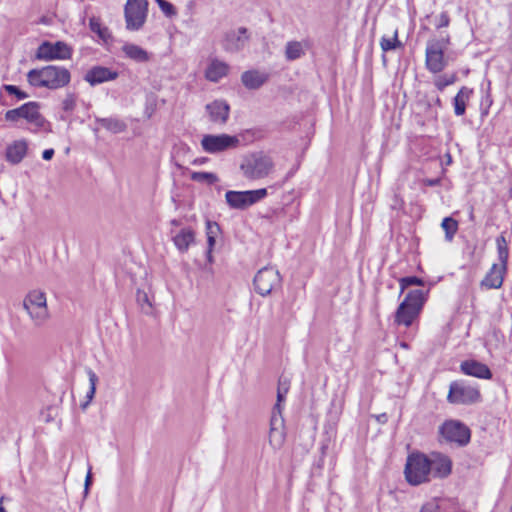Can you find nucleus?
Returning <instances> with one entry per match:
<instances>
[{"instance_id":"1","label":"nucleus","mask_w":512,"mask_h":512,"mask_svg":"<svg viewBox=\"0 0 512 512\" xmlns=\"http://www.w3.org/2000/svg\"><path fill=\"white\" fill-rule=\"evenodd\" d=\"M27 82L35 88L58 90L66 87L71 81L70 71L58 65H47L28 71Z\"/></svg>"},{"instance_id":"2","label":"nucleus","mask_w":512,"mask_h":512,"mask_svg":"<svg viewBox=\"0 0 512 512\" xmlns=\"http://www.w3.org/2000/svg\"><path fill=\"white\" fill-rule=\"evenodd\" d=\"M287 393L286 378L281 375L277 389V401L270 418L269 443L274 449L282 448L286 442L287 429L283 410Z\"/></svg>"},{"instance_id":"3","label":"nucleus","mask_w":512,"mask_h":512,"mask_svg":"<svg viewBox=\"0 0 512 512\" xmlns=\"http://www.w3.org/2000/svg\"><path fill=\"white\" fill-rule=\"evenodd\" d=\"M42 104L37 101H29L21 106L7 110L4 114L6 122L18 126L20 120H25L28 124L32 125L31 132L38 133L44 131L46 133L52 132L51 123L41 114Z\"/></svg>"},{"instance_id":"4","label":"nucleus","mask_w":512,"mask_h":512,"mask_svg":"<svg viewBox=\"0 0 512 512\" xmlns=\"http://www.w3.org/2000/svg\"><path fill=\"white\" fill-rule=\"evenodd\" d=\"M451 45L449 34L440 38H430L425 49V67L433 74L441 73L452 60L451 56L445 54L446 49Z\"/></svg>"},{"instance_id":"5","label":"nucleus","mask_w":512,"mask_h":512,"mask_svg":"<svg viewBox=\"0 0 512 512\" xmlns=\"http://www.w3.org/2000/svg\"><path fill=\"white\" fill-rule=\"evenodd\" d=\"M427 295L428 291L424 292L419 289L409 291L395 312V323L399 326H411L414 320L418 318L427 300Z\"/></svg>"},{"instance_id":"6","label":"nucleus","mask_w":512,"mask_h":512,"mask_svg":"<svg viewBox=\"0 0 512 512\" xmlns=\"http://www.w3.org/2000/svg\"><path fill=\"white\" fill-rule=\"evenodd\" d=\"M272 168V159L263 152H255L246 155L240 164V170L244 177L249 180L265 178L269 175Z\"/></svg>"},{"instance_id":"7","label":"nucleus","mask_w":512,"mask_h":512,"mask_svg":"<svg viewBox=\"0 0 512 512\" xmlns=\"http://www.w3.org/2000/svg\"><path fill=\"white\" fill-rule=\"evenodd\" d=\"M431 466L428 456L413 453L408 456L405 465V478L411 485L417 486L430 480Z\"/></svg>"},{"instance_id":"8","label":"nucleus","mask_w":512,"mask_h":512,"mask_svg":"<svg viewBox=\"0 0 512 512\" xmlns=\"http://www.w3.org/2000/svg\"><path fill=\"white\" fill-rule=\"evenodd\" d=\"M439 436L447 443L458 447H465L471 440L470 428L460 420L449 419L444 421L438 429Z\"/></svg>"},{"instance_id":"9","label":"nucleus","mask_w":512,"mask_h":512,"mask_svg":"<svg viewBox=\"0 0 512 512\" xmlns=\"http://www.w3.org/2000/svg\"><path fill=\"white\" fill-rule=\"evenodd\" d=\"M482 396L478 387L469 385L464 380L452 381L449 385L447 401L455 405H472L481 402Z\"/></svg>"},{"instance_id":"10","label":"nucleus","mask_w":512,"mask_h":512,"mask_svg":"<svg viewBox=\"0 0 512 512\" xmlns=\"http://www.w3.org/2000/svg\"><path fill=\"white\" fill-rule=\"evenodd\" d=\"M23 308L35 325L43 324L49 316L46 294L40 290H32L25 296Z\"/></svg>"},{"instance_id":"11","label":"nucleus","mask_w":512,"mask_h":512,"mask_svg":"<svg viewBox=\"0 0 512 512\" xmlns=\"http://www.w3.org/2000/svg\"><path fill=\"white\" fill-rule=\"evenodd\" d=\"M148 0H127L124 6V18L126 29L129 31L140 30L147 19Z\"/></svg>"},{"instance_id":"12","label":"nucleus","mask_w":512,"mask_h":512,"mask_svg":"<svg viewBox=\"0 0 512 512\" xmlns=\"http://www.w3.org/2000/svg\"><path fill=\"white\" fill-rule=\"evenodd\" d=\"M267 195V188L246 191L229 190L225 194V199L230 208L245 210L264 199Z\"/></svg>"},{"instance_id":"13","label":"nucleus","mask_w":512,"mask_h":512,"mask_svg":"<svg viewBox=\"0 0 512 512\" xmlns=\"http://www.w3.org/2000/svg\"><path fill=\"white\" fill-rule=\"evenodd\" d=\"M253 284L258 294L266 296L281 290V277L274 268L264 267L255 275Z\"/></svg>"},{"instance_id":"14","label":"nucleus","mask_w":512,"mask_h":512,"mask_svg":"<svg viewBox=\"0 0 512 512\" xmlns=\"http://www.w3.org/2000/svg\"><path fill=\"white\" fill-rule=\"evenodd\" d=\"M72 48L63 41H43L37 48L35 59L41 61L68 60L72 57Z\"/></svg>"},{"instance_id":"15","label":"nucleus","mask_w":512,"mask_h":512,"mask_svg":"<svg viewBox=\"0 0 512 512\" xmlns=\"http://www.w3.org/2000/svg\"><path fill=\"white\" fill-rule=\"evenodd\" d=\"M239 142L240 141L237 136H231L228 134H207L203 136L201 146L205 152L216 154L236 148L239 145Z\"/></svg>"},{"instance_id":"16","label":"nucleus","mask_w":512,"mask_h":512,"mask_svg":"<svg viewBox=\"0 0 512 512\" xmlns=\"http://www.w3.org/2000/svg\"><path fill=\"white\" fill-rule=\"evenodd\" d=\"M249 41L248 29L240 27L225 33L222 46L225 51L237 53L244 49Z\"/></svg>"},{"instance_id":"17","label":"nucleus","mask_w":512,"mask_h":512,"mask_svg":"<svg viewBox=\"0 0 512 512\" xmlns=\"http://www.w3.org/2000/svg\"><path fill=\"white\" fill-rule=\"evenodd\" d=\"M429 464L431 466L430 475L434 478L444 479L452 472V460L449 456L434 452L428 456Z\"/></svg>"},{"instance_id":"18","label":"nucleus","mask_w":512,"mask_h":512,"mask_svg":"<svg viewBox=\"0 0 512 512\" xmlns=\"http://www.w3.org/2000/svg\"><path fill=\"white\" fill-rule=\"evenodd\" d=\"M460 371L467 376L478 379L490 380L493 377L491 369L486 364L475 359L462 361Z\"/></svg>"},{"instance_id":"19","label":"nucleus","mask_w":512,"mask_h":512,"mask_svg":"<svg viewBox=\"0 0 512 512\" xmlns=\"http://www.w3.org/2000/svg\"><path fill=\"white\" fill-rule=\"evenodd\" d=\"M206 110L213 123L224 125L229 119L230 106L225 100H214L206 105Z\"/></svg>"},{"instance_id":"20","label":"nucleus","mask_w":512,"mask_h":512,"mask_svg":"<svg viewBox=\"0 0 512 512\" xmlns=\"http://www.w3.org/2000/svg\"><path fill=\"white\" fill-rule=\"evenodd\" d=\"M118 77V73L107 67L94 66L84 76V80L87 81L91 86H95L107 81L115 80Z\"/></svg>"},{"instance_id":"21","label":"nucleus","mask_w":512,"mask_h":512,"mask_svg":"<svg viewBox=\"0 0 512 512\" xmlns=\"http://www.w3.org/2000/svg\"><path fill=\"white\" fill-rule=\"evenodd\" d=\"M507 270L494 263L480 282L481 288L499 289L502 287Z\"/></svg>"},{"instance_id":"22","label":"nucleus","mask_w":512,"mask_h":512,"mask_svg":"<svg viewBox=\"0 0 512 512\" xmlns=\"http://www.w3.org/2000/svg\"><path fill=\"white\" fill-rule=\"evenodd\" d=\"M172 241L176 248L181 252H187L190 245L195 242V232L190 227L181 228L179 231L171 229Z\"/></svg>"},{"instance_id":"23","label":"nucleus","mask_w":512,"mask_h":512,"mask_svg":"<svg viewBox=\"0 0 512 512\" xmlns=\"http://www.w3.org/2000/svg\"><path fill=\"white\" fill-rule=\"evenodd\" d=\"M269 79V74L259 70H247L241 75V82L248 90L261 88Z\"/></svg>"},{"instance_id":"24","label":"nucleus","mask_w":512,"mask_h":512,"mask_svg":"<svg viewBox=\"0 0 512 512\" xmlns=\"http://www.w3.org/2000/svg\"><path fill=\"white\" fill-rule=\"evenodd\" d=\"M28 151V143L26 140H16L6 148L7 162L17 165L26 156Z\"/></svg>"},{"instance_id":"25","label":"nucleus","mask_w":512,"mask_h":512,"mask_svg":"<svg viewBox=\"0 0 512 512\" xmlns=\"http://www.w3.org/2000/svg\"><path fill=\"white\" fill-rule=\"evenodd\" d=\"M474 91L472 88L462 86L453 98L454 113L456 116H463L466 112V106L472 97Z\"/></svg>"},{"instance_id":"26","label":"nucleus","mask_w":512,"mask_h":512,"mask_svg":"<svg viewBox=\"0 0 512 512\" xmlns=\"http://www.w3.org/2000/svg\"><path fill=\"white\" fill-rule=\"evenodd\" d=\"M125 57L137 62L146 63L150 61V54L139 45L126 43L122 46Z\"/></svg>"},{"instance_id":"27","label":"nucleus","mask_w":512,"mask_h":512,"mask_svg":"<svg viewBox=\"0 0 512 512\" xmlns=\"http://www.w3.org/2000/svg\"><path fill=\"white\" fill-rule=\"evenodd\" d=\"M229 66L217 59L213 60L206 69L205 76L211 82H218L228 74Z\"/></svg>"},{"instance_id":"28","label":"nucleus","mask_w":512,"mask_h":512,"mask_svg":"<svg viewBox=\"0 0 512 512\" xmlns=\"http://www.w3.org/2000/svg\"><path fill=\"white\" fill-rule=\"evenodd\" d=\"M505 233H501L496 237V248H497V256L500 262L499 266H502V270H508V260H509V246L504 235Z\"/></svg>"},{"instance_id":"29","label":"nucleus","mask_w":512,"mask_h":512,"mask_svg":"<svg viewBox=\"0 0 512 512\" xmlns=\"http://www.w3.org/2000/svg\"><path fill=\"white\" fill-rule=\"evenodd\" d=\"M96 122L103 128L107 129L108 131L112 133H121L125 131L126 124L115 117H108V118H97Z\"/></svg>"},{"instance_id":"30","label":"nucleus","mask_w":512,"mask_h":512,"mask_svg":"<svg viewBox=\"0 0 512 512\" xmlns=\"http://www.w3.org/2000/svg\"><path fill=\"white\" fill-rule=\"evenodd\" d=\"M380 47L383 52H388L398 48H402L403 44L398 38V30H395L392 38L383 36L380 40Z\"/></svg>"},{"instance_id":"31","label":"nucleus","mask_w":512,"mask_h":512,"mask_svg":"<svg viewBox=\"0 0 512 512\" xmlns=\"http://www.w3.org/2000/svg\"><path fill=\"white\" fill-rule=\"evenodd\" d=\"M441 227L445 231V239L451 241L458 231V222L452 217H445L442 220Z\"/></svg>"},{"instance_id":"32","label":"nucleus","mask_w":512,"mask_h":512,"mask_svg":"<svg viewBox=\"0 0 512 512\" xmlns=\"http://www.w3.org/2000/svg\"><path fill=\"white\" fill-rule=\"evenodd\" d=\"M191 180L199 183H207L208 185H213L219 181L218 176L212 172H192L190 176Z\"/></svg>"},{"instance_id":"33","label":"nucleus","mask_w":512,"mask_h":512,"mask_svg":"<svg viewBox=\"0 0 512 512\" xmlns=\"http://www.w3.org/2000/svg\"><path fill=\"white\" fill-rule=\"evenodd\" d=\"M457 80L456 73L440 75L434 80V86L438 91L442 92L447 86L454 84Z\"/></svg>"},{"instance_id":"34","label":"nucleus","mask_w":512,"mask_h":512,"mask_svg":"<svg viewBox=\"0 0 512 512\" xmlns=\"http://www.w3.org/2000/svg\"><path fill=\"white\" fill-rule=\"evenodd\" d=\"M425 282L418 276H407L399 279L400 295L410 286H424Z\"/></svg>"},{"instance_id":"35","label":"nucleus","mask_w":512,"mask_h":512,"mask_svg":"<svg viewBox=\"0 0 512 512\" xmlns=\"http://www.w3.org/2000/svg\"><path fill=\"white\" fill-rule=\"evenodd\" d=\"M77 102V95L74 92H68L62 100L61 108L64 113L68 114L75 110Z\"/></svg>"},{"instance_id":"36","label":"nucleus","mask_w":512,"mask_h":512,"mask_svg":"<svg viewBox=\"0 0 512 512\" xmlns=\"http://www.w3.org/2000/svg\"><path fill=\"white\" fill-rule=\"evenodd\" d=\"M1 90H4L9 95L15 96L18 101L27 99L29 94L21 90L18 86L12 84H3Z\"/></svg>"},{"instance_id":"37","label":"nucleus","mask_w":512,"mask_h":512,"mask_svg":"<svg viewBox=\"0 0 512 512\" xmlns=\"http://www.w3.org/2000/svg\"><path fill=\"white\" fill-rule=\"evenodd\" d=\"M307 45L303 42L290 41V60H295L304 55Z\"/></svg>"},{"instance_id":"38","label":"nucleus","mask_w":512,"mask_h":512,"mask_svg":"<svg viewBox=\"0 0 512 512\" xmlns=\"http://www.w3.org/2000/svg\"><path fill=\"white\" fill-rule=\"evenodd\" d=\"M136 300H137V303L140 305L141 309L145 313H147V314L150 313L152 304H151V302L149 300V296L146 292H144L142 290H137Z\"/></svg>"},{"instance_id":"39","label":"nucleus","mask_w":512,"mask_h":512,"mask_svg":"<svg viewBox=\"0 0 512 512\" xmlns=\"http://www.w3.org/2000/svg\"><path fill=\"white\" fill-rule=\"evenodd\" d=\"M90 29L103 40H106L108 37H110L108 28L102 27L101 24L94 18L90 19Z\"/></svg>"},{"instance_id":"40","label":"nucleus","mask_w":512,"mask_h":512,"mask_svg":"<svg viewBox=\"0 0 512 512\" xmlns=\"http://www.w3.org/2000/svg\"><path fill=\"white\" fill-rule=\"evenodd\" d=\"M155 2L158 4L159 8L161 9V11L164 13V15L166 17L171 18V17L176 16L177 10L172 3H170L166 0H155Z\"/></svg>"},{"instance_id":"41","label":"nucleus","mask_w":512,"mask_h":512,"mask_svg":"<svg viewBox=\"0 0 512 512\" xmlns=\"http://www.w3.org/2000/svg\"><path fill=\"white\" fill-rule=\"evenodd\" d=\"M87 373H88V377H89L90 388H89V391L87 392L86 398L88 399V402H89L93 399V397L95 395L96 383L98 381V377H97L96 373L91 369H88Z\"/></svg>"},{"instance_id":"42","label":"nucleus","mask_w":512,"mask_h":512,"mask_svg":"<svg viewBox=\"0 0 512 512\" xmlns=\"http://www.w3.org/2000/svg\"><path fill=\"white\" fill-rule=\"evenodd\" d=\"M220 232V226L217 222L207 220L206 221V235L217 237Z\"/></svg>"},{"instance_id":"43","label":"nucleus","mask_w":512,"mask_h":512,"mask_svg":"<svg viewBox=\"0 0 512 512\" xmlns=\"http://www.w3.org/2000/svg\"><path fill=\"white\" fill-rule=\"evenodd\" d=\"M450 24V16L447 11L441 12L439 17L437 18V21L435 23V27L437 29L448 27Z\"/></svg>"},{"instance_id":"44","label":"nucleus","mask_w":512,"mask_h":512,"mask_svg":"<svg viewBox=\"0 0 512 512\" xmlns=\"http://www.w3.org/2000/svg\"><path fill=\"white\" fill-rule=\"evenodd\" d=\"M420 512H440V507L436 499H433L427 503H425Z\"/></svg>"},{"instance_id":"45","label":"nucleus","mask_w":512,"mask_h":512,"mask_svg":"<svg viewBox=\"0 0 512 512\" xmlns=\"http://www.w3.org/2000/svg\"><path fill=\"white\" fill-rule=\"evenodd\" d=\"M56 408L49 406L45 410L41 411V417L44 422L49 423L54 420L53 412H56Z\"/></svg>"},{"instance_id":"46","label":"nucleus","mask_w":512,"mask_h":512,"mask_svg":"<svg viewBox=\"0 0 512 512\" xmlns=\"http://www.w3.org/2000/svg\"><path fill=\"white\" fill-rule=\"evenodd\" d=\"M54 154H55L54 149H52V148L45 149L43 151V153H42V158L44 160L48 161V160H51L53 158Z\"/></svg>"},{"instance_id":"47","label":"nucleus","mask_w":512,"mask_h":512,"mask_svg":"<svg viewBox=\"0 0 512 512\" xmlns=\"http://www.w3.org/2000/svg\"><path fill=\"white\" fill-rule=\"evenodd\" d=\"M441 180L439 178L434 179H425L424 184L429 187H435L440 184Z\"/></svg>"},{"instance_id":"48","label":"nucleus","mask_w":512,"mask_h":512,"mask_svg":"<svg viewBox=\"0 0 512 512\" xmlns=\"http://www.w3.org/2000/svg\"><path fill=\"white\" fill-rule=\"evenodd\" d=\"M92 484V474H91V468L89 469L86 478H85V493L88 492L89 486Z\"/></svg>"},{"instance_id":"49","label":"nucleus","mask_w":512,"mask_h":512,"mask_svg":"<svg viewBox=\"0 0 512 512\" xmlns=\"http://www.w3.org/2000/svg\"><path fill=\"white\" fill-rule=\"evenodd\" d=\"M215 243H216V237H213L212 235L207 236V246H208L207 249H209L210 251H213Z\"/></svg>"},{"instance_id":"50","label":"nucleus","mask_w":512,"mask_h":512,"mask_svg":"<svg viewBox=\"0 0 512 512\" xmlns=\"http://www.w3.org/2000/svg\"><path fill=\"white\" fill-rule=\"evenodd\" d=\"M208 161V158L206 157H200L193 160V165H202L205 164Z\"/></svg>"},{"instance_id":"51","label":"nucleus","mask_w":512,"mask_h":512,"mask_svg":"<svg viewBox=\"0 0 512 512\" xmlns=\"http://www.w3.org/2000/svg\"><path fill=\"white\" fill-rule=\"evenodd\" d=\"M377 420L380 423H386L388 420L387 414L383 413L377 416Z\"/></svg>"},{"instance_id":"52","label":"nucleus","mask_w":512,"mask_h":512,"mask_svg":"<svg viewBox=\"0 0 512 512\" xmlns=\"http://www.w3.org/2000/svg\"><path fill=\"white\" fill-rule=\"evenodd\" d=\"M206 255H207V260L212 263L213 262V257H212V251H210L209 249H207L206 251Z\"/></svg>"},{"instance_id":"53","label":"nucleus","mask_w":512,"mask_h":512,"mask_svg":"<svg viewBox=\"0 0 512 512\" xmlns=\"http://www.w3.org/2000/svg\"><path fill=\"white\" fill-rule=\"evenodd\" d=\"M170 224H171L172 226L177 227V226H180V225H181V221H180V220H178V219H173V220H171V221H170Z\"/></svg>"},{"instance_id":"54","label":"nucleus","mask_w":512,"mask_h":512,"mask_svg":"<svg viewBox=\"0 0 512 512\" xmlns=\"http://www.w3.org/2000/svg\"><path fill=\"white\" fill-rule=\"evenodd\" d=\"M3 497L0 498V512H7L6 509L3 507Z\"/></svg>"},{"instance_id":"55","label":"nucleus","mask_w":512,"mask_h":512,"mask_svg":"<svg viewBox=\"0 0 512 512\" xmlns=\"http://www.w3.org/2000/svg\"><path fill=\"white\" fill-rule=\"evenodd\" d=\"M435 105H437L440 108L442 107V101H441V99L439 97L436 98Z\"/></svg>"},{"instance_id":"56","label":"nucleus","mask_w":512,"mask_h":512,"mask_svg":"<svg viewBox=\"0 0 512 512\" xmlns=\"http://www.w3.org/2000/svg\"><path fill=\"white\" fill-rule=\"evenodd\" d=\"M285 56L288 58V43L284 46Z\"/></svg>"},{"instance_id":"57","label":"nucleus","mask_w":512,"mask_h":512,"mask_svg":"<svg viewBox=\"0 0 512 512\" xmlns=\"http://www.w3.org/2000/svg\"><path fill=\"white\" fill-rule=\"evenodd\" d=\"M59 119L62 121H67L68 117L66 115L62 114Z\"/></svg>"},{"instance_id":"58","label":"nucleus","mask_w":512,"mask_h":512,"mask_svg":"<svg viewBox=\"0 0 512 512\" xmlns=\"http://www.w3.org/2000/svg\"><path fill=\"white\" fill-rule=\"evenodd\" d=\"M486 101L489 103V106H490L491 103H492V100L490 99V95L489 94H487V96H486Z\"/></svg>"},{"instance_id":"59","label":"nucleus","mask_w":512,"mask_h":512,"mask_svg":"<svg viewBox=\"0 0 512 512\" xmlns=\"http://www.w3.org/2000/svg\"><path fill=\"white\" fill-rule=\"evenodd\" d=\"M300 162H301V160L297 159V167H296V169H298V167L300 166Z\"/></svg>"},{"instance_id":"60","label":"nucleus","mask_w":512,"mask_h":512,"mask_svg":"<svg viewBox=\"0 0 512 512\" xmlns=\"http://www.w3.org/2000/svg\"><path fill=\"white\" fill-rule=\"evenodd\" d=\"M497 333H500V330L499 329H495L494 330V334L497 335Z\"/></svg>"},{"instance_id":"61","label":"nucleus","mask_w":512,"mask_h":512,"mask_svg":"<svg viewBox=\"0 0 512 512\" xmlns=\"http://www.w3.org/2000/svg\"><path fill=\"white\" fill-rule=\"evenodd\" d=\"M510 197L512 198V187L509 190Z\"/></svg>"},{"instance_id":"62","label":"nucleus","mask_w":512,"mask_h":512,"mask_svg":"<svg viewBox=\"0 0 512 512\" xmlns=\"http://www.w3.org/2000/svg\"><path fill=\"white\" fill-rule=\"evenodd\" d=\"M308 145H309V142H306V143H305V148H304V149H307Z\"/></svg>"},{"instance_id":"63","label":"nucleus","mask_w":512,"mask_h":512,"mask_svg":"<svg viewBox=\"0 0 512 512\" xmlns=\"http://www.w3.org/2000/svg\"><path fill=\"white\" fill-rule=\"evenodd\" d=\"M88 402H86L85 404L82 405L83 408H85L87 406Z\"/></svg>"}]
</instances>
